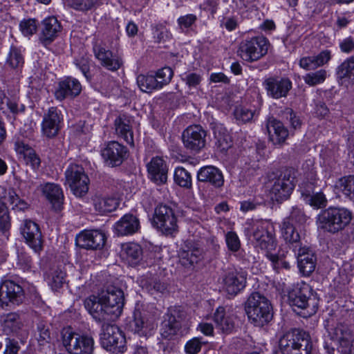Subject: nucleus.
<instances>
[{
    "mask_svg": "<svg viewBox=\"0 0 354 354\" xmlns=\"http://www.w3.org/2000/svg\"><path fill=\"white\" fill-rule=\"evenodd\" d=\"M124 293L115 287L102 292L98 297L92 295L84 300V306L97 321L114 319L118 317L124 306Z\"/></svg>",
    "mask_w": 354,
    "mask_h": 354,
    "instance_id": "obj_1",
    "label": "nucleus"
},
{
    "mask_svg": "<svg viewBox=\"0 0 354 354\" xmlns=\"http://www.w3.org/2000/svg\"><path fill=\"white\" fill-rule=\"evenodd\" d=\"M272 226L268 221H258L254 224L253 242L254 247L265 253L274 268H278L284 262L279 257L272 253L276 250L277 241L272 232Z\"/></svg>",
    "mask_w": 354,
    "mask_h": 354,
    "instance_id": "obj_2",
    "label": "nucleus"
},
{
    "mask_svg": "<svg viewBox=\"0 0 354 354\" xmlns=\"http://www.w3.org/2000/svg\"><path fill=\"white\" fill-rule=\"evenodd\" d=\"M352 212L345 207H330L322 211L316 218L319 229L335 233L344 229L351 221Z\"/></svg>",
    "mask_w": 354,
    "mask_h": 354,
    "instance_id": "obj_3",
    "label": "nucleus"
},
{
    "mask_svg": "<svg viewBox=\"0 0 354 354\" xmlns=\"http://www.w3.org/2000/svg\"><path fill=\"white\" fill-rule=\"evenodd\" d=\"M245 311L251 323L263 326L272 318L270 301L259 292L252 293L245 303Z\"/></svg>",
    "mask_w": 354,
    "mask_h": 354,
    "instance_id": "obj_4",
    "label": "nucleus"
},
{
    "mask_svg": "<svg viewBox=\"0 0 354 354\" xmlns=\"http://www.w3.org/2000/svg\"><path fill=\"white\" fill-rule=\"evenodd\" d=\"M310 335L294 329L285 333L279 340V351L276 354H310Z\"/></svg>",
    "mask_w": 354,
    "mask_h": 354,
    "instance_id": "obj_5",
    "label": "nucleus"
},
{
    "mask_svg": "<svg viewBox=\"0 0 354 354\" xmlns=\"http://www.w3.org/2000/svg\"><path fill=\"white\" fill-rule=\"evenodd\" d=\"M62 342L69 354H92L94 349L92 337L78 333L71 327L62 330Z\"/></svg>",
    "mask_w": 354,
    "mask_h": 354,
    "instance_id": "obj_6",
    "label": "nucleus"
},
{
    "mask_svg": "<svg viewBox=\"0 0 354 354\" xmlns=\"http://www.w3.org/2000/svg\"><path fill=\"white\" fill-rule=\"evenodd\" d=\"M269 43L263 37H255L243 41L238 50L242 59L248 62L257 61L263 57L268 50Z\"/></svg>",
    "mask_w": 354,
    "mask_h": 354,
    "instance_id": "obj_7",
    "label": "nucleus"
},
{
    "mask_svg": "<svg viewBox=\"0 0 354 354\" xmlns=\"http://www.w3.org/2000/svg\"><path fill=\"white\" fill-rule=\"evenodd\" d=\"M65 176L74 195L82 197L88 192L89 178L82 166L71 165L65 171Z\"/></svg>",
    "mask_w": 354,
    "mask_h": 354,
    "instance_id": "obj_8",
    "label": "nucleus"
},
{
    "mask_svg": "<svg viewBox=\"0 0 354 354\" xmlns=\"http://www.w3.org/2000/svg\"><path fill=\"white\" fill-rule=\"evenodd\" d=\"M102 346L107 351L115 353H122L126 349V339L123 333L115 325H106L103 327L101 334Z\"/></svg>",
    "mask_w": 354,
    "mask_h": 354,
    "instance_id": "obj_9",
    "label": "nucleus"
},
{
    "mask_svg": "<svg viewBox=\"0 0 354 354\" xmlns=\"http://www.w3.org/2000/svg\"><path fill=\"white\" fill-rule=\"evenodd\" d=\"M156 227L165 234H172L178 230V221L172 208L167 205H159L153 218Z\"/></svg>",
    "mask_w": 354,
    "mask_h": 354,
    "instance_id": "obj_10",
    "label": "nucleus"
},
{
    "mask_svg": "<svg viewBox=\"0 0 354 354\" xmlns=\"http://www.w3.org/2000/svg\"><path fill=\"white\" fill-rule=\"evenodd\" d=\"M246 281V272L242 270H232L223 276L222 288L229 296L234 297L245 288Z\"/></svg>",
    "mask_w": 354,
    "mask_h": 354,
    "instance_id": "obj_11",
    "label": "nucleus"
},
{
    "mask_svg": "<svg viewBox=\"0 0 354 354\" xmlns=\"http://www.w3.org/2000/svg\"><path fill=\"white\" fill-rule=\"evenodd\" d=\"M24 298V290L20 285L11 280L5 281L0 286V307L19 304Z\"/></svg>",
    "mask_w": 354,
    "mask_h": 354,
    "instance_id": "obj_12",
    "label": "nucleus"
},
{
    "mask_svg": "<svg viewBox=\"0 0 354 354\" xmlns=\"http://www.w3.org/2000/svg\"><path fill=\"white\" fill-rule=\"evenodd\" d=\"M20 230L26 244L35 252H39L42 249V239L38 225L30 219H25L21 225Z\"/></svg>",
    "mask_w": 354,
    "mask_h": 354,
    "instance_id": "obj_13",
    "label": "nucleus"
},
{
    "mask_svg": "<svg viewBox=\"0 0 354 354\" xmlns=\"http://www.w3.org/2000/svg\"><path fill=\"white\" fill-rule=\"evenodd\" d=\"M206 133L199 125L188 127L183 133L182 140L185 148L198 151L205 145Z\"/></svg>",
    "mask_w": 354,
    "mask_h": 354,
    "instance_id": "obj_14",
    "label": "nucleus"
},
{
    "mask_svg": "<svg viewBox=\"0 0 354 354\" xmlns=\"http://www.w3.org/2000/svg\"><path fill=\"white\" fill-rule=\"evenodd\" d=\"M148 178L156 185L165 184L167 180L169 167L166 160L156 156L146 164Z\"/></svg>",
    "mask_w": 354,
    "mask_h": 354,
    "instance_id": "obj_15",
    "label": "nucleus"
},
{
    "mask_svg": "<svg viewBox=\"0 0 354 354\" xmlns=\"http://www.w3.org/2000/svg\"><path fill=\"white\" fill-rule=\"evenodd\" d=\"M294 185L291 179L290 171L281 174L274 181L271 189L270 195L273 200L281 201L287 199Z\"/></svg>",
    "mask_w": 354,
    "mask_h": 354,
    "instance_id": "obj_16",
    "label": "nucleus"
},
{
    "mask_svg": "<svg viewBox=\"0 0 354 354\" xmlns=\"http://www.w3.org/2000/svg\"><path fill=\"white\" fill-rule=\"evenodd\" d=\"M0 327L8 335L16 336L19 339L26 337V333L23 330V324L19 316L16 313L3 315L0 318Z\"/></svg>",
    "mask_w": 354,
    "mask_h": 354,
    "instance_id": "obj_17",
    "label": "nucleus"
},
{
    "mask_svg": "<svg viewBox=\"0 0 354 354\" xmlns=\"http://www.w3.org/2000/svg\"><path fill=\"white\" fill-rule=\"evenodd\" d=\"M263 85L268 95L274 99L286 97L292 88L290 80L283 77L268 78Z\"/></svg>",
    "mask_w": 354,
    "mask_h": 354,
    "instance_id": "obj_18",
    "label": "nucleus"
},
{
    "mask_svg": "<svg viewBox=\"0 0 354 354\" xmlns=\"http://www.w3.org/2000/svg\"><path fill=\"white\" fill-rule=\"evenodd\" d=\"M0 207H9L15 210H24L28 204L19 198L15 190L10 187H0Z\"/></svg>",
    "mask_w": 354,
    "mask_h": 354,
    "instance_id": "obj_19",
    "label": "nucleus"
},
{
    "mask_svg": "<svg viewBox=\"0 0 354 354\" xmlns=\"http://www.w3.org/2000/svg\"><path fill=\"white\" fill-rule=\"evenodd\" d=\"M81 91L82 86L77 80L67 77L59 82L55 91V96L57 100L62 101L65 98L78 95Z\"/></svg>",
    "mask_w": 354,
    "mask_h": 354,
    "instance_id": "obj_20",
    "label": "nucleus"
},
{
    "mask_svg": "<svg viewBox=\"0 0 354 354\" xmlns=\"http://www.w3.org/2000/svg\"><path fill=\"white\" fill-rule=\"evenodd\" d=\"M81 247L90 249H100L104 245L105 234L99 230H85L77 237Z\"/></svg>",
    "mask_w": 354,
    "mask_h": 354,
    "instance_id": "obj_21",
    "label": "nucleus"
},
{
    "mask_svg": "<svg viewBox=\"0 0 354 354\" xmlns=\"http://www.w3.org/2000/svg\"><path fill=\"white\" fill-rule=\"evenodd\" d=\"M126 153V148L115 141L107 143L102 150L103 158L112 166L120 165Z\"/></svg>",
    "mask_w": 354,
    "mask_h": 354,
    "instance_id": "obj_22",
    "label": "nucleus"
},
{
    "mask_svg": "<svg viewBox=\"0 0 354 354\" xmlns=\"http://www.w3.org/2000/svg\"><path fill=\"white\" fill-rule=\"evenodd\" d=\"M60 117L56 109H49L41 123L42 135L49 138L55 137L60 129Z\"/></svg>",
    "mask_w": 354,
    "mask_h": 354,
    "instance_id": "obj_23",
    "label": "nucleus"
},
{
    "mask_svg": "<svg viewBox=\"0 0 354 354\" xmlns=\"http://www.w3.org/2000/svg\"><path fill=\"white\" fill-rule=\"evenodd\" d=\"M95 211L100 215H105L115 211L119 206L120 200L113 196L96 194L92 198Z\"/></svg>",
    "mask_w": 354,
    "mask_h": 354,
    "instance_id": "obj_24",
    "label": "nucleus"
},
{
    "mask_svg": "<svg viewBox=\"0 0 354 354\" xmlns=\"http://www.w3.org/2000/svg\"><path fill=\"white\" fill-rule=\"evenodd\" d=\"M197 178L199 181L209 183L215 187H221L224 183L222 171L214 166L201 168L198 171Z\"/></svg>",
    "mask_w": 354,
    "mask_h": 354,
    "instance_id": "obj_25",
    "label": "nucleus"
},
{
    "mask_svg": "<svg viewBox=\"0 0 354 354\" xmlns=\"http://www.w3.org/2000/svg\"><path fill=\"white\" fill-rule=\"evenodd\" d=\"M114 231L118 236H127L136 232L140 228L138 219L132 214H125L114 225Z\"/></svg>",
    "mask_w": 354,
    "mask_h": 354,
    "instance_id": "obj_26",
    "label": "nucleus"
},
{
    "mask_svg": "<svg viewBox=\"0 0 354 354\" xmlns=\"http://www.w3.org/2000/svg\"><path fill=\"white\" fill-rule=\"evenodd\" d=\"M95 55L101 64L111 71L118 70L122 64V59L112 52L102 46H96L94 48Z\"/></svg>",
    "mask_w": 354,
    "mask_h": 354,
    "instance_id": "obj_27",
    "label": "nucleus"
},
{
    "mask_svg": "<svg viewBox=\"0 0 354 354\" xmlns=\"http://www.w3.org/2000/svg\"><path fill=\"white\" fill-rule=\"evenodd\" d=\"M115 130L118 136L131 146L134 145L131 118L126 115H120L115 120Z\"/></svg>",
    "mask_w": 354,
    "mask_h": 354,
    "instance_id": "obj_28",
    "label": "nucleus"
},
{
    "mask_svg": "<svg viewBox=\"0 0 354 354\" xmlns=\"http://www.w3.org/2000/svg\"><path fill=\"white\" fill-rule=\"evenodd\" d=\"M120 256L124 262L130 266H135L141 259V247L135 243H122L121 245Z\"/></svg>",
    "mask_w": 354,
    "mask_h": 354,
    "instance_id": "obj_29",
    "label": "nucleus"
},
{
    "mask_svg": "<svg viewBox=\"0 0 354 354\" xmlns=\"http://www.w3.org/2000/svg\"><path fill=\"white\" fill-rule=\"evenodd\" d=\"M266 127L270 140L274 145L283 142L288 136V129L279 120L275 119L269 120Z\"/></svg>",
    "mask_w": 354,
    "mask_h": 354,
    "instance_id": "obj_30",
    "label": "nucleus"
},
{
    "mask_svg": "<svg viewBox=\"0 0 354 354\" xmlns=\"http://www.w3.org/2000/svg\"><path fill=\"white\" fill-rule=\"evenodd\" d=\"M202 250L196 245H186L179 252L180 263L185 267H192L202 260Z\"/></svg>",
    "mask_w": 354,
    "mask_h": 354,
    "instance_id": "obj_31",
    "label": "nucleus"
},
{
    "mask_svg": "<svg viewBox=\"0 0 354 354\" xmlns=\"http://www.w3.org/2000/svg\"><path fill=\"white\" fill-rule=\"evenodd\" d=\"M214 321L216 328L223 333H229L234 327L233 315L226 312L223 307H218L214 313Z\"/></svg>",
    "mask_w": 354,
    "mask_h": 354,
    "instance_id": "obj_32",
    "label": "nucleus"
},
{
    "mask_svg": "<svg viewBox=\"0 0 354 354\" xmlns=\"http://www.w3.org/2000/svg\"><path fill=\"white\" fill-rule=\"evenodd\" d=\"M41 192L55 209L61 208L64 194L61 187L54 183H46L41 187Z\"/></svg>",
    "mask_w": 354,
    "mask_h": 354,
    "instance_id": "obj_33",
    "label": "nucleus"
},
{
    "mask_svg": "<svg viewBox=\"0 0 354 354\" xmlns=\"http://www.w3.org/2000/svg\"><path fill=\"white\" fill-rule=\"evenodd\" d=\"M61 25L54 17H47L42 22L41 39L45 43H50L57 36Z\"/></svg>",
    "mask_w": 354,
    "mask_h": 354,
    "instance_id": "obj_34",
    "label": "nucleus"
},
{
    "mask_svg": "<svg viewBox=\"0 0 354 354\" xmlns=\"http://www.w3.org/2000/svg\"><path fill=\"white\" fill-rule=\"evenodd\" d=\"M132 330L140 335H147L154 328L153 323L142 316L140 310L133 313V320L131 324Z\"/></svg>",
    "mask_w": 354,
    "mask_h": 354,
    "instance_id": "obj_35",
    "label": "nucleus"
},
{
    "mask_svg": "<svg viewBox=\"0 0 354 354\" xmlns=\"http://www.w3.org/2000/svg\"><path fill=\"white\" fill-rule=\"evenodd\" d=\"M289 299L290 304L297 314L304 318L308 317V311L306 310L308 306V299L304 294L299 291L290 295Z\"/></svg>",
    "mask_w": 354,
    "mask_h": 354,
    "instance_id": "obj_36",
    "label": "nucleus"
},
{
    "mask_svg": "<svg viewBox=\"0 0 354 354\" xmlns=\"http://www.w3.org/2000/svg\"><path fill=\"white\" fill-rule=\"evenodd\" d=\"M20 109L17 92L10 97H8L4 91L0 89V110L3 113L10 111L11 113H16Z\"/></svg>",
    "mask_w": 354,
    "mask_h": 354,
    "instance_id": "obj_37",
    "label": "nucleus"
},
{
    "mask_svg": "<svg viewBox=\"0 0 354 354\" xmlns=\"http://www.w3.org/2000/svg\"><path fill=\"white\" fill-rule=\"evenodd\" d=\"M335 188L344 196L354 199V176L349 175L342 177L335 183Z\"/></svg>",
    "mask_w": 354,
    "mask_h": 354,
    "instance_id": "obj_38",
    "label": "nucleus"
},
{
    "mask_svg": "<svg viewBox=\"0 0 354 354\" xmlns=\"http://www.w3.org/2000/svg\"><path fill=\"white\" fill-rule=\"evenodd\" d=\"M167 317L168 319H165L162 323L160 333L163 338L171 339L178 332L180 324L174 316L167 315Z\"/></svg>",
    "mask_w": 354,
    "mask_h": 354,
    "instance_id": "obj_39",
    "label": "nucleus"
},
{
    "mask_svg": "<svg viewBox=\"0 0 354 354\" xmlns=\"http://www.w3.org/2000/svg\"><path fill=\"white\" fill-rule=\"evenodd\" d=\"M137 84L142 92L151 93L160 89L156 79L153 75H139L137 77Z\"/></svg>",
    "mask_w": 354,
    "mask_h": 354,
    "instance_id": "obj_40",
    "label": "nucleus"
},
{
    "mask_svg": "<svg viewBox=\"0 0 354 354\" xmlns=\"http://www.w3.org/2000/svg\"><path fill=\"white\" fill-rule=\"evenodd\" d=\"M214 133L216 140V147L221 151H226L231 147L232 140L225 129L221 127L218 128L214 130Z\"/></svg>",
    "mask_w": 354,
    "mask_h": 354,
    "instance_id": "obj_41",
    "label": "nucleus"
},
{
    "mask_svg": "<svg viewBox=\"0 0 354 354\" xmlns=\"http://www.w3.org/2000/svg\"><path fill=\"white\" fill-rule=\"evenodd\" d=\"M308 248H300L297 253V264L299 272L303 276L310 274V257Z\"/></svg>",
    "mask_w": 354,
    "mask_h": 354,
    "instance_id": "obj_42",
    "label": "nucleus"
},
{
    "mask_svg": "<svg viewBox=\"0 0 354 354\" xmlns=\"http://www.w3.org/2000/svg\"><path fill=\"white\" fill-rule=\"evenodd\" d=\"M66 273L59 268L53 270L48 276L47 281L53 290L59 289L64 283Z\"/></svg>",
    "mask_w": 354,
    "mask_h": 354,
    "instance_id": "obj_43",
    "label": "nucleus"
},
{
    "mask_svg": "<svg viewBox=\"0 0 354 354\" xmlns=\"http://www.w3.org/2000/svg\"><path fill=\"white\" fill-rule=\"evenodd\" d=\"M174 178L175 183L180 187L189 188L192 186V176L182 167H178L175 169Z\"/></svg>",
    "mask_w": 354,
    "mask_h": 354,
    "instance_id": "obj_44",
    "label": "nucleus"
},
{
    "mask_svg": "<svg viewBox=\"0 0 354 354\" xmlns=\"http://www.w3.org/2000/svg\"><path fill=\"white\" fill-rule=\"evenodd\" d=\"M281 236L285 241L294 243L299 240V235L288 220H284L281 228Z\"/></svg>",
    "mask_w": 354,
    "mask_h": 354,
    "instance_id": "obj_45",
    "label": "nucleus"
},
{
    "mask_svg": "<svg viewBox=\"0 0 354 354\" xmlns=\"http://www.w3.org/2000/svg\"><path fill=\"white\" fill-rule=\"evenodd\" d=\"M335 334L339 342L340 348L342 349V343L344 342H350L352 337L351 327L344 324H338L335 328Z\"/></svg>",
    "mask_w": 354,
    "mask_h": 354,
    "instance_id": "obj_46",
    "label": "nucleus"
},
{
    "mask_svg": "<svg viewBox=\"0 0 354 354\" xmlns=\"http://www.w3.org/2000/svg\"><path fill=\"white\" fill-rule=\"evenodd\" d=\"M234 115L237 120L247 122L251 121L253 118L254 111L245 106L239 105L236 106Z\"/></svg>",
    "mask_w": 354,
    "mask_h": 354,
    "instance_id": "obj_47",
    "label": "nucleus"
},
{
    "mask_svg": "<svg viewBox=\"0 0 354 354\" xmlns=\"http://www.w3.org/2000/svg\"><path fill=\"white\" fill-rule=\"evenodd\" d=\"M6 63L12 68L21 67L24 64V58L19 50L12 48L8 54Z\"/></svg>",
    "mask_w": 354,
    "mask_h": 354,
    "instance_id": "obj_48",
    "label": "nucleus"
},
{
    "mask_svg": "<svg viewBox=\"0 0 354 354\" xmlns=\"http://www.w3.org/2000/svg\"><path fill=\"white\" fill-rule=\"evenodd\" d=\"M173 77V71L169 67H164L160 69L155 76L158 86L162 88L165 85L169 84Z\"/></svg>",
    "mask_w": 354,
    "mask_h": 354,
    "instance_id": "obj_49",
    "label": "nucleus"
},
{
    "mask_svg": "<svg viewBox=\"0 0 354 354\" xmlns=\"http://www.w3.org/2000/svg\"><path fill=\"white\" fill-rule=\"evenodd\" d=\"M337 73L341 78L354 76V58L351 57L344 62L338 67Z\"/></svg>",
    "mask_w": 354,
    "mask_h": 354,
    "instance_id": "obj_50",
    "label": "nucleus"
},
{
    "mask_svg": "<svg viewBox=\"0 0 354 354\" xmlns=\"http://www.w3.org/2000/svg\"><path fill=\"white\" fill-rule=\"evenodd\" d=\"M19 28L21 33L26 37L34 35L37 30V24L35 19H24L20 22Z\"/></svg>",
    "mask_w": 354,
    "mask_h": 354,
    "instance_id": "obj_51",
    "label": "nucleus"
},
{
    "mask_svg": "<svg viewBox=\"0 0 354 354\" xmlns=\"http://www.w3.org/2000/svg\"><path fill=\"white\" fill-rule=\"evenodd\" d=\"M225 242L228 249L232 252H236L239 250L241 242L236 232L230 231L225 234Z\"/></svg>",
    "mask_w": 354,
    "mask_h": 354,
    "instance_id": "obj_52",
    "label": "nucleus"
},
{
    "mask_svg": "<svg viewBox=\"0 0 354 354\" xmlns=\"http://www.w3.org/2000/svg\"><path fill=\"white\" fill-rule=\"evenodd\" d=\"M202 344L201 338L194 337L186 343L185 351L188 354H197L201 351Z\"/></svg>",
    "mask_w": 354,
    "mask_h": 354,
    "instance_id": "obj_53",
    "label": "nucleus"
},
{
    "mask_svg": "<svg viewBox=\"0 0 354 354\" xmlns=\"http://www.w3.org/2000/svg\"><path fill=\"white\" fill-rule=\"evenodd\" d=\"M330 57L331 55L330 50H323L317 56L314 57L313 59H311V66H322L328 63V62L330 59Z\"/></svg>",
    "mask_w": 354,
    "mask_h": 354,
    "instance_id": "obj_54",
    "label": "nucleus"
},
{
    "mask_svg": "<svg viewBox=\"0 0 354 354\" xmlns=\"http://www.w3.org/2000/svg\"><path fill=\"white\" fill-rule=\"evenodd\" d=\"M183 80L189 88H197L202 80V77L196 73H189L185 74Z\"/></svg>",
    "mask_w": 354,
    "mask_h": 354,
    "instance_id": "obj_55",
    "label": "nucleus"
},
{
    "mask_svg": "<svg viewBox=\"0 0 354 354\" xmlns=\"http://www.w3.org/2000/svg\"><path fill=\"white\" fill-rule=\"evenodd\" d=\"M10 227V220L8 209L5 207H0V230L6 232Z\"/></svg>",
    "mask_w": 354,
    "mask_h": 354,
    "instance_id": "obj_56",
    "label": "nucleus"
},
{
    "mask_svg": "<svg viewBox=\"0 0 354 354\" xmlns=\"http://www.w3.org/2000/svg\"><path fill=\"white\" fill-rule=\"evenodd\" d=\"M327 198L322 192H316L311 195V206L319 209L327 205Z\"/></svg>",
    "mask_w": 354,
    "mask_h": 354,
    "instance_id": "obj_57",
    "label": "nucleus"
},
{
    "mask_svg": "<svg viewBox=\"0 0 354 354\" xmlns=\"http://www.w3.org/2000/svg\"><path fill=\"white\" fill-rule=\"evenodd\" d=\"M15 149L23 158L26 156L30 155V153L34 151L28 145L23 141H17L15 144Z\"/></svg>",
    "mask_w": 354,
    "mask_h": 354,
    "instance_id": "obj_58",
    "label": "nucleus"
},
{
    "mask_svg": "<svg viewBox=\"0 0 354 354\" xmlns=\"http://www.w3.org/2000/svg\"><path fill=\"white\" fill-rule=\"evenodd\" d=\"M95 3V0H75L73 7L77 10H87L91 9Z\"/></svg>",
    "mask_w": 354,
    "mask_h": 354,
    "instance_id": "obj_59",
    "label": "nucleus"
},
{
    "mask_svg": "<svg viewBox=\"0 0 354 354\" xmlns=\"http://www.w3.org/2000/svg\"><path fill=\"white\" fill-rule=\"evenodd\" d=\"M30 154L31 155L26 156L23 159L27 165H30L33 169H36L40 165V158L35 153V151H32V153Z\"/></svg>",
    "mask_w": 354,
    "mask_h": 354,
    "instance_id": "obj_60",
    "label": "nucleus"
},
{
    "mask_svg": "<svg viewBox=\"0 0 354 354\" xmlns=\"http://www.w3.org/2000/svg\"><path fill=\"white\" fill-rule=\"evenodd\" d=\"M196 16L190 14L180 17L178 19V22L181 28H188L196 21Z\"/></svg>",
    "mask_w": 354,
    "mask_h": 354,
    "instance_id": "obj_61",
    "label": "nucleus"
},
{
    "mask_svg": "<svg viewBox=\"0 0 354 354\" xmlns=\"http://www.w3.org/2000/svg\"><path fill=\"white\" fill-rule=\"evenodd\" d=\"M341 50L346 53H349L354 49V39L351 37L344 38L339 43Z\"/></svg>",
    "mask_w": 354,
    "mask_h": 354,
    "instance_id": "obj_62",
    "label": "nucleus"
},
{
    "mask_svg": "<svg viewBox=\"0 0 354 354\" xmlns=\"http://www.w3.org/2000/svg\"><path fill=\"white\" fill-rule=\"evenodd\" d=\"M326 77V71L324 69L311 73V86L321 84L324 82Z\"/></svg>",
    "mask_w": 354,
    "mask_h": 354,
    "instance_id": "obj_63",
    "label": "nucleus"
},
{
    "mask_svg": "<svg viewBox=\"0 0 354 354\" xmlns=\"http://www.w3.org/2000/svg\"><path fill=\"white\" fill-rule=\"evenodd\" d=\"M39 336L37 340L41 345L47 343L50 340V332L48 328L44 326H39L38 327Z\"/></svg>",
    "mask_w": 354,
    "mask_h": 354,
    "instance_id": "obj_64",
    "label": "nucleus"
}]
</instances>
